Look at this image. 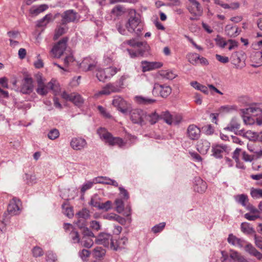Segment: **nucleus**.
I'll use <instances>...</instances> for the list:
<instances>
[{
  "instance_id": "nucleus-14",
  "label": "nucleus",
  "mask_w": 262,
  "mask_h": 262,
  "mask_svg": "<svg viewBox=\"0 0 262 262\" xmlns=\"http://www.w3.org/2000/svg\"><path fill=\"white\" fill-rule=\"evenodd\" d=\"M121 91L120 87L117 84L114 83H108L103 87L100 91L96 94V96L98 97L101 95H108L113 93L119 92Z\"/></svg>"
},
{
  "instance_id": "nucleus-38",
  "label": "nucleus",
  "mask_w": 262,
  "mask_h": 262,
  "mask_svg": "<svg viewBox=\"0 0 262 262\" xmlns=\"http://www.w3.org/2000/svg\"><path fill=\"white\" fill-rule=\"evenodd\" d=\"M243 136L249 140L250 142H255L258 139L259 135L256 132L248 130L244 134Z\"/></svg>"
},
{
  "instance_id": "nucleus-21",
  "label": "nucleus",
  "mask_w": 262,
  "mask_h": 262,
  "mask_svg": "<svg viewBox=\"0 0 262 262\" xmlns=\"http://www.w3.org/2000/svg\"><path fill=\"white\" fill-rule=\"evenodd\" d=\"M124 43L132 47L141 49L144 50H149V46L146 41H140L136 38H132L129 40H127L124 42Z\"/></svg>"
},
{
  "instance_id": "nucleus-44",
  "label": "nucleus",
  "mask_w": 262,
  "mask_h": 262,
  "mask_svg": "<svg viewBox=\"0 0 262 262\" xmlns=\"http://www.w3.org/2000/svg\"><path fill=\"white\" fill-rule=\"evenodd\" d=\"M148 119L151 124H154L161 119L160 115L155 112L148 115Z\"/></svg>"
},
{
  "instance_id": "nucleus-42",
  "label": "nucleus",
  "mask_w": 262,
  "mask_h": 262,
  "mask_svg": "<svg viewBox=\"0 0 262 262\" xmlns=\"http://www.w3.org/2000/svg\"><path fill=\"white\" fill-rule=\"evenodd\" d=\"M240 125L236 121L232 120L228 126L224 128L225 130L235 132L239 128Z\"/></svg>"
},
{
  "instance_id": "nucleus-9",
  "label": "nucleus",
  "mask_w": 262,
  "mask_h": 262,
  "mask_svg": "<svg viewBox=\"0 0 262 262\" xmlns=\"http://www.w3.org/2000/svg\"><path fill=\"white\" fill-rule=\"evenodd\" d=\"M61 97L66 101L72 102L77 106H80L83 103V99L81 96L75 93L68 94L64 91L61 94Z\"/></svg>"
},
{
  "instance_id": "nucleus-5",
  "label": "nucleus",
  "mask_w": 262,
  "mask_h": 262,
  "mask_svg": "<svg viewBox=\"0 0 262 262\" xmlns=\"http://www.w3.org/2000/svg\"><path fill=\"white\" fill-rule=\"evenodd\" d=\"M113 105L124 114H127L131 108L129 103L119 96H116L113 100Z\"/></svg>"
},
{
  "instance_id": "nucleus-18",
  "label": "nucleus",
  "mask_w": 262,
  "mask_h": 262,
  "mask_svg": "<svg viewBox=\"0 0 262 262\" xmlns=\"http://www.w3.org/2000/svg\"><path fill=\"white\" fill-rule=\"evenodd\" d=\"M213 155L216 158H221L224 152L229 153L230 151V148L224 144L216 145L212 147V149Z\"/></svg>"
},
{
  "instance_id": "nucleus-37",
  "label": "nucleus",
  "mask_w": 262,
  "mask_h": 262,
  "mask_svg": "<svg viewBox=\"0 0 262 262\" xmlns=\"http://www.w3.org/2000/svg\"><path fill=\"white\" fill-rule=\"evenodd\" d=\"M159 73L162 78L168 80H172L177 76L176 74L170 70H161Z\"/></svg>"
},
{
  "instance_id": "nucleus-57",
  "label": "nucleus",
  "mask_w": 262,
  "mask_h": 262,
  "mask_svg": "<svg viewBox=\"0 0 262 262\" xmlns=\"http://www.w3.org/2000/svg\"><path fill=\"white\" fill-rule=\"evenodd\" d=\"M239 6V5L238 3H233L230 4V5L228 4L223 3L222 4V7L224 9H230L232 10H234L237 9Z\"/></svg>"
},
{
  "instance_id": "nucleus-33",
  "label": "nucleus",
  "mask_w": 262,
  "mask_h": 262,
  "mask_svg": "<svg viewBox=\"0 0 262 262\" xmlns=\"http://www.w3.org/2000/svg\"><path fill=\"white\" fill-rule=\"evenodd\" d=\"M225 32L228 36L231 37H234L239 34L240 31L238 28L236 26H232L230 25H228L225 27Z\"/></svg>"
},
{
  "instance_id": "nucleus-41",
  "label": "nucleus",
  "mask_w": 262,
  "mask_h": 262,
  "mask_svg": "<svg viewBox=\"0 0 262 262\" xmlns=\"http://www.w3.org/2000/svg\"><path fill=\"white\" fill-rule=\"evenodd\" d=\"M101 201V199L100 197H99L97 194H95L91 198L89 204L90 205L98 209L100 205Z\"/></svg>"
},
{
  "instance_id": "nucleus-32",
  "label": "nucleus",
  "mask_w": 262,
  "mask_h": 262,
  "mask_svg": "<svg viewBox=\"0 0 262 262\" xmlns=\"http://www.w3.org/2000/svg\"><path fill=\"white\" fill-rule=\"evenodd\" d=\"M90 59L87 58L83 60L81 63L80 66L83 68L85 71H92L97 66V62L95 61H90Z\"/></svg>"
},
{
  "instance_id": "nucleus-31",
  "label": "nucleus",
  "mask_w": 262,
  "mask_h": 262,
  "mask_svg": "<svg viewBox=\"0 0 262 262\" xmlns=\"http://www.w3.org/2000/svg\"><path fill=\"white\" fill-rule=\"evenodd\" d=\"M126 51L130 58H135L139 57H144L148 52L149 50L137 49V50L135 51L132 49H127Z\"/></svg>"
},
{
  "instance_id": "nucleus-13",
  "label": "nucleus",
  "mask_w": 262,
  "mask_h": 262,
  "mask_svg": "<svg viewBox=\"0 0 262 262\" xmlns=\"http://www.w3.org/2000/svg\"><path fill=\"white\" fill-rule=\"evenodd\" d=\"M121 91L120 87L117 84L114 83H108L103 87L100 91L96 94V96L98 97L101 95H108L113 93L119 92Z\"/></svg>"
},
{
  "instance_id": "nucleus-10",
  "label": "nucleus",
  "mask_w": 262,
  "mask_h": 262,
  "mask_svg": "<svg viewBox=\"0 0 262 262\" xmlns=\"http://www.w3.org/2000/svg\"><path fill=\"white\" fill-rule=\"evenodd\" d=\"M248 150L252 153L256 159L262 157V143L260 142H250L247 145Z\"/></svg>"
},
{
  "instance_id": "nucleus-8",
  "label": "nucleus",
  "mask_w": 262,
  "mask_h": 262,
  "mask_svg": "<svg viewBox=\"0 0 262 262\" xmlns=\"http://www.w3.org/2000/svg\"><path fill=\"white\" fill-rule=\"evenodd\" d=\"M34 89L33 79L29 76H25L21 81L19 91L24 94H29Z\"/></svg>"
},
{
  "instance_id": "nucleus-16",
  "label": "nucleus",
  "mask_w": 262,
  "mask_h": 262,
  "mask_svg": "<svg viewBox=\"0 0 262 262\" xmlns=\"http://www.w3.org/2000/svg\"><path fill=\"white\" fill-rule=\"evenodd\" d=\"M113 241L112 236L110 234L100 233L96 237L95 243L97 244L103 245L105 247L111 246V243Z\"/></svg>"
},
{
  "instance_id": "nucleus-4",
  "label": "nucleus",
  "mask_w": 262,
  "mask_h": 262,
  "mask_svg": "<svg viewBox=\"0 0 262 262\" xmlns=\"http://www.w3.org/2000/svg\"><path fill=\"white\" fill-rule=\"evenodd\" d=\"M130 112V119L134 124H138L142 126L145 124V118L146 113L141 109H134L129 111Z\"/></svg>"
},
{
  "instance_id": "nucleus-53",
  "label": "nucleus",
  "mask_w": 262,
  "mask_h": 262,
  "mask_svg": "<svg viewBox=\"0 0 262 262\" xmlns=\"http://www.w3.org/2000/svg\"><path fill=\"white\" fill-rule=\"evenodd\" d=\"M66 33V29L63 27H59L56 29L55 34L54 36V39H57L60 36Z\"/></svg>"
},
{
  "instance_id": "nucleus-27",
  "label": "nucleus",
  "mask_w": 262,
  "mask_h": 262,
  "mask_svg": "<svg viewBox=\"0 0 262 262\" xmlns=\"http://www.w3.org/2000/svg\"><path fill=\"white\" fill-rule=\"evenodd\" d=\"M207 188L206 183L199 177L195 178L194 189L199 193L204 192Z\"/></svg>"
},
{
  "instance_id": "nucleus-39",
  "label": "nucleus",
  "mask_w": 262,
  "mask_h": 262,
  "mask_svg": "<svg viewBox=\"0 0 262 262\" xmlns=\"http://www.w3.org/2000/svg\"><path fill=\"white\" fill-rule=\"evenodd\" d=\"M52 20H53L52 15L51 14H48L37 21V26L38 27L45 26Z\"/></svg>"
},
{
  "instance_id": "nucleus-23",
  "label": "nucleus",
  "mask_w": 262,
  "mask_h": 262,
  "mask_svg": "<svg viewBox=\"0 0 262 262\" xmlns=\"http://www.w3.org/2000/svg\"><path fill=\"white\" fill-rule=\"evenodd\" d=\"M187 134L190 139L197 140L200 137L201 130L196 125L191 124L187 128Z\"/></svg>"
},
{
  "instance_id": "nucleus-36",
  "label": "nucleus",
  "mask_w": 262,
  "mask_h": 262,
  "mask_svg": "<svg viewBox=\"0 0 262 262\" xmlns=\"http://www.w3.org/2000/svg\"><path fill=\"white\" fill-rule=\"evenodd\" d=\"M135 99L138 103L143 105L152 104L156 101L155 99L144 97L141 96H136Z\"/></svg>"
},
{
  "instance_id": "nucleus-47",
  "label": "nucleus",
  "mask_w": 262,
  "mask_h": 262,
  "mask_svg": "<svg viewBox=\"0 0 262 262\" xmlns=\"http://www.w3.org/2000/svg\"><path fill=\"white\" fill-rule=\"evenodd\" d=\"M235 199L236 202L241 204L243 206H246V203L248 201L247 195L244 194L236 195Z\"/></svg>"
},
{
  "instance_id": "nucleus-17",
  "label": "nucleus",
  "mask_w": 262,
  "mask_h": 262,
  "mask_svg": "<svg viewBox=\"0 0 262 262\" xmlns=\"http://www.w3.org/2000/svg\"><path fill=\"white\" fill-rule=\"evenodd\" d=\"M163 64L160 62H149L146 60L142 61L141 66L142 72H146L161 68Z\"/></svg>"
},
{
  "instance_id": "nucleus-1",
  "label": "nucleus",
  "mask_w": 262,
  "mask_h": 262,
  "mask_svg": "<svg viewBox=\"0 0 262 262\" xmlns=\"http://www.w3.org/2000/svg\"><path fill=\"white\" fill-rule=\"evenodd\" d=\"M129 14V17L125 24V27L128 31L135 32L137 35H139L143 30L140 15L133 9L130 10Z\"/></svg>"
},
{
  "instance_id": "nucleus-19",
  "label": "nucleus",
  "mask_w": 262,
  "mask_h": 262,
  "mask_svg": "<svg viewBox=\"0 0 262 262\" xmlns=\"http://www.w3.org/2000/svg\"><path fill=\"white\" fill-rule=\"evenodd\" d=\"M76 216L78 219H81L78 221L76 224L79 228H82L85 226L84 220L89 219L90 216V211L86 208H83L77 213Z\"/></svg>"
},
{
  "instance_id": "nucleus-24",
  "label": "nucleus",
  "mask_w": 262,
  "mask_h": 262,
  "mask_svg": "<svg viewBox=\"0 0 262 262\" xmlns=\"http://www.w3.org/2000/svg\"><path fill=\"white\" fill-rule=\"evenodd\" d=\"M242 111L244 114H251L254 116H258L262 113V104L260 103L252 104L248 108L243 109Z\"/></svg>"
},
{
  "instance_id": "nucleus-46",
  "label": "nucleus",
  "mask_w": 262,
  "mask_h": 262,
  "mask_svg": "<svg viewBox=\"0 0 262 262\" xmlns=\"http://www.w3.org/2000/svg\"><path fill=\"white\" fill-rule=\"evenodd\" d=\"M250 194L251 196L254 199L262 198V189L252 188Z\"/></svg>"
},
{
  "instance_id": "nucleus-20",
  "label": "nucleus",
  "mask_w": 262,
  "mask_h": 262,
  "mask_svg": "<svg viewBox=\"0 0 262 262\" xmlns=\"http://www.w3.org/2000/svg\"><path fill=\"white\" fill-rule=\"evenodd\" d=\"M87 144L85 139L82 138H73L70 142L71 147L76 150H80L86 147Z\"/></svg>"
},
{
  "instance_id": "nucleus-60",
  "label": "nucleus",
  "mask_w": 262,
  "mask_h": 262,
  "mask_svg": "<svg viewBox=\"0 0 262 262\" xmlns=\"http://www.w3.org/2000/svg\"><path fill=\"white\" fill-rule=\"evenodd\" d=\"M56 260V255L52 251H48L46 253L47 262H55Z\"/></svg>"
},
{
  "instance_id": "nucleus-43",
  "label": "nucleus",
  "mask_w": 262,
  "mask_h": 262,
  "mask_svg": "<svg viewBox=\"0 0 262 262\" xmlns=\"http://www.w3.org/2000/svg\"><path fill=\"white\" fill-rule=\"evenodd\" d=\"M81 243L83 247L87 248H90L93 246L94 242L91 237L83 236L81 239Z\"/></svg>"
},
{
  "instance_id": "nucleus-61",
  "label": "nucleus",
  "mask_w": 262,
  "mask_h": 262,
  "mask_svg": "<svg viewBox=\"0 0 262 262\" xmlns=\"http://www.w3.org/2000/svg\"><path fill=\"white\" fill-rule=\"evenodd\" d=\"M252 58L257 63H260L262 61V52H256Z\"/></svg>"
},
{
  "instance_id": "nucleus-7",
  "label": "nucleus",
  "mask_w": 262,
  "mask_h": 262,
  "mask_svg": "<svg viewBox=\"0 0 262 262\" xmlns=\"http://www.w3.org/2000/svg\"><path fill=\"white\" fill-rule=\"evenodd\" d=\"M152 93L154 96L159 95L162 98H166L171 94V88L168 85L156 83L154 85Z\"/></svg>"
},
{
  "instance_id": "nucleus-3",
  "label": "nucleus",
  "mask_w": 262,
  "mask_h": 262,
  "mask_svg": "<svg viewBox=\"0 0 262 262\" xmlns=\"http://www.w3.org/2000/svg\"><path fill=\"white\" fill-rule=\"evenodd\" d=\"M118 71L116 68L112 67L105 69L97 68L96 76L100 81L104 82L111 78Z\"/></svg>"
},
{
  "instance_id": "nucleus-28",
  "label": "nucleus",
  "mask_w": 262,
  "mask_h": 262,
  "mask_svg": "<svg viewBox=\"0 0 262 262\" xmlns=\"http://www.w3.org/2000/svg\"><path fill=\"white\" fill-rule=\"evenodd\" d=\"M127 241L128 239L126 237H123L118 240H116L115 242L113 239L111 243V248L115 251L123 248L127 243Z\"/></svg>"
},
{
  "instance_id": "nucleus-55",
  "label": "nucleus",
  "mask_w": 262,
  "mask_h": 262,
  "mask_svg": "<svg viewBox=\"0 0 262 262\" xmlns=\"http://www.w3.org/2000/svg\"><path fill=\"white\" fill-rule=\"evenodd\" d=\"M116 27L118 31L122 35H125L126 34V31L125 28L124 27V23L123 21H119L116 24Z\"/></svg>"
},
{
  "instance_id": "nucleus-48",
  "label": "nucleus",
  "mask_w": 262,
  "mask_h": 262,
  "mask_svg": "<svg viewBox=\"0 0 262 262\" xmlns=\"http://www.w3.org/2000/svg\"><path fill=\"white\" fill-rule=\"evenodd\" d=\"M112 208V202L111 201H107L105 203H101L98 209L104 211H108Z\"/></svg>"
},
{
  "instance_id": "nucleus-12",
  "label": "nucleus",
  "mask_w": 262,
  "mask_h": 262,
  "mask_svg": "<svg viewBox=\"0 0 262 262\" xmlns=\"http://www.w3.org/2000/svg\"><path fill=\"white\" fill-rule=\"evenodd\" d=\"M36 79L37 83V88L36 90V93L42 96L46 95L49 91L46 84L45 83V79L42 77V75L39 73L36 75Z\"/></svg>"
},
{
  "instance_id": "nucleus-2",
  "label": "nucleus",
  "mask_w": 262,
  "mask_h": 262,
  "mask_svg": "<svg viewBox=\"0 0 262 262\" xmlns=\"http://www.w3.org/2000/svg\"><path fill=\"white\" fill-rule=\"evenodd\" d=\"M97 134L100 138L109 145H117L119 147L122 148L126 145V142L122 138L113 137L112 135L104 128H99L97 130Z\"/></svg>"
},
{
  "instance_id": "nucleus-58",
  "label": "nucleus",
  "mask_w": 262,
  "mask_h": 262,
  "mask_svg": "<svg viewBox=\"0 0 262 262\" xmlns=\"http://www.w3.org/2000/svg\"><path fill=\"white\" fill-rule=\"evenodd\" d=\"M90 254V252L86 249H83L79 252V255L83 261H86Z\"/></svg>"
},
{
  "instance_id": "nucleus-15",
  "label": "nucleus",
  "mask_w": 262,
  "mask_h": 262,
  "mask_svg": "<svg viewBox=\"0 0 262 262\" xmlns=\"http://www.w3.org/2000/svg\"><path fill=\"white\" fill-rule=\"evenodd\" d=\"M121 91L120 87L117 84L114 83H108L103 87L100 91L96 94V96L98 97L101 95H108L113 93L119 92Z\"/></svg>"
},
{
  "instance_id": "nucleus-11",
  "label": "nucleus",
  "mask_w": 262,
  "mask_h": 262,
  "mask_svg": "<svg viewBox=\"0 0 262 262\" xmlns=\"http://www.w3.org/2000/svg\"><path fill=\"white\" fill-rule=\"evenodd\" d=\"M161 119H163L167 124L177 125L181 121L182 118L180 116H173L168 111H164L160 114Z\"/></svg>"
},
{
  "instance_id": "nucleus-62",
  "label": "nucleus",
  "mask_w": 262,
  "mask_h": 262,
  "mask_svg": "<svg viewBox=\"0 0 262 262\" xmlns=\"http://www.w3.org/2000/svg\"><path fill=\"white\" fill-rule=\"evenodd\" d=\"M165 223L162 222L158 225H155L154 227L152 228V231L154 233H158L162 231L163 228L165 227Z\"/></svg>"
},
{
  "instance_id": "nucleus-30",
  "label": "nucleus",
  "mask_w": 262,
  "mask_h": 262,
  "mask_svg": "<svg viewBox=\"0 0 262 262\" xmlns=\"http://www.w3.org/2000/svg\"><path fill=\"white\" fill-rule=\"evenodd\" d=\"M94 182L96 184H104L107 185H111L115 187L118 186V183L114 180L111 179L109 178L106 177H98L94 179Z\"/></svg>"
},
{
  "instance_id": "nucleus-63",
  "label": "nucleus",
  "mask_w": 262,
  "mask_h": 262,
  "mask_svg": "<svg viewBox=\"0 0 262 262\" xmlns=\"http://www.w3.org/2000/svg\"><path fill=\"white\" fill-rule=\"evenodd\" d=\"M94 184H96L95 182H94V179H93V181H88L86 182L82 185L81 191L82 192H84L86 190L91 188Z\"/></svg>"
},
{
  "instance_id": "nucleus-54",
  "label": "nucleus",
  "mask_w": 262,
  "mask_h": 262,
  "mask_svg": "<svg viewBox=\"0 0 262 262\" xmlns=\"http://www.w3.org/2000/svg\"><path fill=\"white\" fill-rule=\"evenodd\" d=\"M123 12V7L121 5H117L111 11V13L116 16L121 15Z\"/></svg>"
},
{
  "instance_id": "nucleus-6",
  "label": "nucleus",
  "mask_w": 262,
  "mask_h": 262,
  "mask_svg": "<svg viewBox=\"0 0 262 262\" xmlns=\"http://www.w3.org/2000/svg\"><path fill=\"white\" fill-rule=\"evenodd\" d=\"M67 41L68 38L64 37L54 46L51 51L54 57L59 58L61 56L67 48Z\"/></svg>"
},
{
  "instance_id": "nucleus-40",
  "label": "nucleus",
  "mask_w": 262,
  "mask_h": 262,
  "mask_svg": "<svg viewBox=\"0 0 262 262\" xmlns=\"http://www.w3.org/2000/svg\"><path fill=\"white\" fill-rule=\"evenodd\" d=\"M200 55L195 53H189L187 55L188 61L193 65H196L199 62Z\"/></svg>"
},
{
  "instance_id": "nucleus-59",
  "label": "nucleus",
  "mask_w": 262,
  "mask_h": 262,
  "mask_svg": "<svg viewBox=\"0 0 262 262\" xmlns=\"http://www.w3.org/2000/svg\"><path fill=\"white\" fill-rule=\"evenodd\" d=\"M245 250L250 254L253 255L257 251L256 248L250 243H246L245 245Z\"/></svg>"
},
{
  "instance_id": "nucleus-22",
  "label": "nucleus",
  "mask_w": 262,
  "mask_h": 262,
  "mask_svg": "<svg viewBox=\"0 0 262 262\" xmlns=\"http://www.w3.org/2000/svg\"><path fill=\"white\" fill-rule=\"evenodd\" d=\"M61 22L62 24L73 22L77 19V13L73 10H69L65 11L61 15Z\"/></svg>"
},
{
  "instance_id": "nucleus-29",
  "label": "nucleus",
  "mask_w": 262,
  "mask_h": 262,
  "mask_svg": "<svg viewBox=\"0 0 262 262\" xmlns=\"http://www.w3.org/2000/svg\"><path fill=\"white\" fill-rule=\"evenodd\" d=\"M210 147V143L206 140H201L197 144V149L202 154H206Z\"/></svg>"
},
{
  "instance_id": "nucleus-35",
  "label": "nucleus",
  "mask_w": 262,
  "mask_h": 262,
  "mask_svg": "<svg viewBox=\"0 0 262 262\" xmlns=\"http://www.w3.org/2000/svg\"><path fill=\"white\" fill-rule=\"evenodd\" d=\"M48 8V6L45 4L40 5L38 6H33L30 9V13L32 15H37L47 10Z\"/></svg>"
},
{
  "instance_id": "nucleus-34",
  "label": "nucleus",
  "mask_w": 262,
  "mask_h": 262,
  "mask_svg": "<svg viewBox=\"0 0 262 262\" xmlns=\"http://www.w3.org/2000/svg\"><path fill=\"white\" fill-rule=\"evenodd\" d=\"M105 250L101 247H96L92 251V255L96 259H100L105 254Z\"/></svg>"
},
{
  "instance_id": "nucleus-45",
  "label": "nucleus",
  "mask_w": 262,
  "mask_h": 262,
  "mask_svg": "<svg viewBox=\"0 0 262 262\" xmlns=\"http://www.w3.org/2000/svg\"><path fill=\"white\" fill-rule=\"evenodd\" d=\"M241 230L247 234H255V231L248 224L242 223L241 224Z\"/></svg>"
},
{
  "instance_id": "nucleus-52",
  "label": "nucleus",
  "mask_w": 262,
  "mask_h": 262,
  "mask_svg": "<svg viewBox=\"0 0 262 262\" xmlns=\"http://www.w3.org/2000/svg\"><path fill=\"white\" fill-rule=\"evenodd\" d=\"M24 178L26 179V183L29 185H33L37 182L36 178L34 175L25 174Z\"/></svg>"
},
{
  "instance_id": "nucleus-56",
  "label": "nucleus",
  "mask_w": 262,
  "mask_h": 262,
  "mask_svg": "<svg viewBox=\"0 0 262 262\" xmlns=\"http://www.w3.org/2000/svg\"><path fill=\"white\" fill-rule=\"evenodd\" d=\"M242 159L245 162H251L255 159H257L256 157L253 155H249L246 151H244L242 153Z\"/></svg>"
},
{
  "instance_id": "nucleus-51",
  "label": "nucleus",
  "mask_w": 262,
  "mask_h": 262,
  "mask_svg": "<svg viewBox=\"0 0 262 262\" xmlns=\"http://www.w3.org/2000/svg\"><path fill=\"white\" fill-rule=\"evenodd\" d=\"M63 208V213L68 217L71 218L74 215L73 208L71 207L66 206V204L62 205Z\"/></svg>"
},
{
  "instance_id": "nucleus-50",
  "label": "nucleus",
  "mask_w": 262,
  "mask_h": 262,
  "mask_svg": "<svg viewBox=\"0 0 262 262\" xmlns=\"http://www.w3.org/2000/svg\"><path fill=\"white\" fill-rule=\"evenodd\" d=\"M116 210L117 212L120 213L124 210V205L123 201L120 199H117L115 200Z\"/></svg>"
},
{
  "instance_id": "nucleus-64",
  "label": "nucleus",
  "mask_w": 262,
  "mask_h": 262,
  "mask_svg": "<svg viewBox=\"0 0 262 262\" xmlns=\"http://www.w3.org/2000/svg\"><path fill=\"white\" fill-rule=\"evenodd\" d=\"M33 255L34 257H39L43 255V251L39 247H35L32 250Z\"/></svg>"
},
{
  "instance_id": "nucleus-49",
  "label": "nucleus",
  "mask_w": 262,
  "mask_h": 262,
  "mask_svg": "<svg viewBox=\"0 0 262 262\" xmlns=\"http://www.w3.org/2000/svg\"><path fill=\"white\" fill-rule=\"evenodd\" d=\"M60 133L59 130L56 128L51 129L48 134V137L52 140H54L58 138L59 136Z\"/></svg>"
},
{
  "instance_id": "nucleus-26",
  "label": "nucleus",
  "mask_w": 262,
  "mask_h": 262,
  "mask_svg": "<svg viewBox=\"0 0 262 262\" xmlns=\"http://www.w3.org/2000/svg\"><path fill=\"white\" fill-rule=\"evenodd\" d=\"M194 7H189L188 9L189 12L196 16H200L203 13V9L200 3L196 0H193L190 2Z\"/></svg>"
},
{
  "instance_id": "nucleus-25",
  "label": "nucleus",
  "mask_w": 262,
  "mask_h": 262,
  "mask_svg": "<svg viewBox=\"0 0 262 262\" xmlns=\"http://www.w3.org/2000/svg\"><path fill=\"white\" fill-rule=\"evenodd\" d=\"M20 201L19 200L14 198L9 203L8 206V211L11 215L17 214L20 210L19 208Z\"/></svg>"
}]
</instances>
